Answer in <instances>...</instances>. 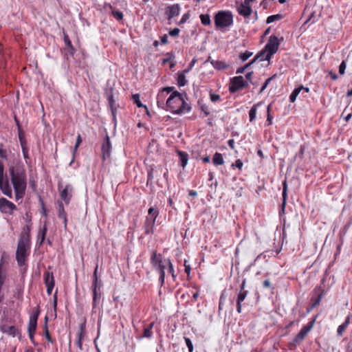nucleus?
Returning a JSON list of instances; mask_svg holds the SVG:
<instances>
[{
	"mask_svg": "<svg viewBox=\"0 0 352 352\" xmlns=\"http://www.w3.org/2000/svg\"><path fill=\"white\" fill-rule=\"evenodd\" d=\"M9 174L13 186L16 200L23 198L27 187V175L25 170L21 167L10 166Z\"/></svg>",
	"mask_w": 352,
	"mask_h": 352,
	"instance_id": "nucleus-1",
	"label": "nucleus"
},
{
	"mask_svg": "<svg viewBox=\"0 0 352 352\" xmlns=\"http://www.w3.org/2000/svg\"><path fill=\"white\" fill-rule=\"evenodd\" d=\"M29 245L28 235L21 234L16 252V259L20 267L24 265L25 263L27 249L29 248Z\"/></svg>",
	"mask_w": 352,
	"mask_h": 352,
	"instance_id": "nucleus-2",
	"label": "nucleus"
},
{
	"mask_svg": "<svg viewBox=\"0 0 352 352\" xmlns=\"http://www.w3.org/2000/svg\"><path fill=\"white\" fill-rule=\"evenodd\" d=\"M214 19L217 29H224L233 23V15L230 11H219L215 14Z\"/></svg>",
	"mask_w": 352,
	"mask_h": 352,
	"instance_id": "nucleus-3",
	"label": "nucleus"
},
{
	"mask_svg": "<svg viewBox=\"0 0 352 352\" xmlns=\"http://www.w3.org/2000/svg\"><path fill=\"white\" fill-rule=\"evenodd\" d=\"M315 320L316 318H314L307 324L302 327L293 340L289 343L288 347L290 350H294L305 339L308 333L312 329Z\"/></svg>",
	"mask_w": 352,
	"mask_h": 352,
	"instance_id": "nucleus-4",
	"label": "nucleus"
},
{
	"mask_svg": "<svg viewBox=\"0 0 352 352\" xmlns=\"http://www.w3.org/2000/svg\"><path fill=\"white\" fill-rule=\"evenodd\" d=\"M0 191L3 195L12 198V190L10 184L9 179L8 177L4 176V167L3 163L0 161Z\"/></svg>",
	"mask_w": 352,
	"mask_h": 352,
	"instance_id": "nucleus-5",
	"label": "nucleus"
},
{
	"mask_svg": "<svg viewBox=\"0 0 352 352\" xmlns=\"http://www.w3.org/2000/svg\"><path fill=\"white\" fill-rule=\"evenodd\" d=\"M280 45V41L276 35H272L270 36L269 40L266 45L265 46V51L267 52V57L272 58V56L276 53Z\"/></svg>",
	"mask_w": 352,
	"mask_h": 352,
	"instance_id": "nucleus-6",
	"label": "nucleus"
},
{
	"mask_svg": "<svg viewBox=\"0 0 352 352\" xmlns=\"http://www.w3.org/2000/svg\"><path fill=\"white\" fill-rule=\"evenodd\" d=\"M62 188L63 186L58 185L60 198L64 201L65 204L68 205L73 195L74 188L70 184H67L63 189H61Z\"/></svg>",
	"mask_w": 352,
	"mask_h": 352,
	"instance_id": "nucleus-7",
	"label": "nucleus"
},
{
	"mask_svg": "<svg viewBox=\"0 0 352 352\" xmlns=\"http://www.w3.org/2000/svg\"><path fill=\"white\" fill-rule=\"evenodd\" d=\"M174 87H166L162 89L157 94V104L158 107H164V102L167 99V96L169 94H171L173 91H175Z\"/></svg>",
	"mask_w": 352,
	"mask_h": 352,
	"instance_id": "nucleus-8",
	"label": "nucleus"
},
{
	"mask_svg": "<svg viewBox=\"0 0 352 352\" xmlns=\"http://www.w3.org/2000/svg\"><path fill=\"white\" fill-rule=\"evenodd\" d=\"M151 263L156 270L160 271V278L164 281V266L162 264V261L160 254H157L155 252H153L151 256Z\"/></svg>",
	"mask_w": 352,
	"mask_h": 352,
	"instance_id": "nucleus-9",
	"label": "nucleus"
},
{
	"mask_svg": "<svg viewBox=\"0 0 352 352\" xmlns=\"http://www.w3.org/2000/svg\"><path fill=\"white\" fill-rule=\"evenodd\" d=\"M176 91H173L170 96L164 102V107H161L162 109L166 110V111H170L173 114H176Z\"/></svg>",
	"mask_w": 352,
	"mask_h": 352,
	"instance_id": "nucleus-10",
	"label": "nucleus"
},
{
	"mask_svg": "<svg viewBox=\"0 0 352 352\" xmlns=\"http://www.w3.org/2000/svg\"><path fill=\"white\" fill-rule=\"evenodd\" d=\"M16 210V206L12 202L4 197L0 198V210L1 212L11 214Z\"/></svg>",
	"mask_w": 352,
	"mask_h": 352,
	"instance_id": "nucleus-11",
	"label": "nucleus"
},
{
	"mask_svg": "<svg viewBox=\"0 0 352 352\" xmlns=\"http://www.w3.org/2000/svg\"><path fill=\"white\" fill-rule=\"evenodd\" d=\"M177 100L182 102L181 106L177 109V114L185 113L191 109V106L185 99L187 100L186 94H181L177 91Z\"/></svg>",
	"mask_w": 352,
	"mask_h": 352,
	"instance_id": "nucleus-12",
	"label": "nucleus"
},
{
	"mask_svg": "<svg viewBox=\"0 0 352 352\" xmlns=\"http://www.w3.org/2000/svg\"><path fill=\"white\" fill-rule=\"evenodd\" d=\"M242 76H237L230 79V84L228 90L231 94L236 93V91L242 89Z\"/></svg>",
	"mask_w": 352,
	"mask_h": 352,
	"instance_id": "nucleus-13",
	"label": "nucleus"
},
{
	"mask_svg": "<svg viewBox=\"0 0 352 352\" xmlns=\"http://www.w3.org/2000/svg\"><path fill=\"white\" fill-rule=\"evenodd\" d=\"M251 1L247 3L246 0H244L243 3H241L237 8V12L239 14L245 18L248 17L252 12V8L250 5Z\"/></svg>",
	"mask_w": 352,
	"mask_h": 352,
	"instance_id": "nucleus-14",
	"label": "nucleus"
},
{
	"mask_svg": "<svg viewBox=\"0 0 352 352\" xmlns=\"http://www.w3.org/2000/svg\"><path fill=\"white\" fill-rule=\"evenodd\" d=\"M195 60H193L188 65V68L184 69L182 73L177 74V86L183 87L186 84L185 74L188 73L192 67Z\"/></svg>",
	"mask_w": 352,
	"mask_h": 352,
	"instance_id": "nucleus-15",
	"label": "nucleus"
},
{
	"mask_svg": "<svg viewBox=\"0 0 352 352\" xmlns=\"http://www.w3.org/2000/svg\"><path fill=\"white\" fill-rule=\"evenodd\" d=\"M111 149V144L110 139L108 135L106 136L104 142L102 146V157L104 160H106L110 156Z\"/></svg>",
	"mask_w": 352,
	"mask_h": 352,
	"instance_id": "nucleus-16",
	"label": "nucleus"
},
{
	"mask_svg": "<svg viewBox=\"0 0 352 352\" xmlns=\"http://www.w3.org/2000/svg\"><path fill=\"white\" fill-rule=\"evenodd\" d=\"M283 202L281 204V210L279 212L280 214L285 212V208L286 206V201L287 197V180L285 179L283 182Z\"/></svg>",
	"mask_w": 352,
	"mask_h": 352,
	"instance_id": "nucleus-17",
	"label": "nucleus"
},
{
	"mask_svg": "<svg viewBox=\"0 0 352 352\" xmlns=\"http://www.w3.org/2000/svg\"><path fill=\"white\" fill-rule=\"evenodd\" d=\"M248 294V291H239L237 298H236V311L239 314L241 312V302L245 300L247 295Z\"/></svg>",
	"mask_w": 352,
	"mask_h": 352,
	"instance_id": "nucleus-18",
	"label": "nucleus"
},
{
	"mask_svg": "<svg viewBox=\"0 0 352 352\" xmlns=\"http://www.w3.org/2000/svg\"><path fill=\"white\" fill-rule=\"evenodd\" d=\"M63 39H64V42L65 44V47H66L65 49H66L67 52H68V54L69 55L74 56L76 50L72 44V42H71L68 35L65 32H63Z\"/></svg>",
	"mask_w": 352,
	"mask_h": 352,
	"instance_id": "nucleus-19",
	"label": "nucleus"
},
{
	"mask_svg": "<svg viewBox=\"0 0 352 352\" xmlns=\"http://www.w3.org/2000/svg\"><path fill=\"white\" fill-rule=\"evenodd\" d=\"M58 217L63 220L65 227L67 226V213L64 209L63 204L61 201L58 203Z\"/></svg>",
	"mask_w": 352,
	"mask_h": 352,
	"instance_id": "nucleus-20",
	"label": "nucleus"
},
{
	"mask_svg": "<svg viewBox=\"0 0 352 352\" xmlns=\"http://www.w3.org/2000/svg\"><path fill=\"white\" fill-rule=\"evenodd\" d=\"M155 221L153 219H146L144 230L145 234H152L153 233V227Z\"/></svg>",
	"mask_w": 352,
	"mask_h": 352,
	"instance_id": "nucleus-21",
	"label": "nucleus"
},
{
	"mask_svg": "<svg viewBox=\"0 0 352 352\" xmlns=\"http://www.w3.org/2000/svg\"><path fill=\"white\" fill-rule=\"evenodd\" d=\"M211 64L217 70L226 69L230 67V64H227L226 63L221 60H211Z\"/></svg>",
	"mask_w": 352,
	"mask_h": 352,
	"instance_id": "nucleus-22",
	"label": "nucleus"
},
{
	"mask_svg": "<svg viewBox=\"0 0 352 352\" xmlns=\"http://www.w3.org/2000/svg\"><path fill=\"white\" fill-rule=\"evenodd\" d=\"M351 315H348L345 319V321L340 324L337 330L338 336H342L343 335L344 331L347 328L349 324L350 323Z\"/></svg>",
	"mask_w": 352,
	"mask_h": 352,
	"instance_id": "nucleus-23",
	"label": "nucleus"
},
{
	"mask_svg": "<svg viewBox=\"0 0 352 352\" xmlns=\"http://www.w3.org/2000/svg\"><path fill=\"white\" fill-rule=\"evenodd\" d=\"M1 331L12 337H14L17 334V329L14 326L3 325L1 327Z\"/></svg>",
	"mask_w": 352,
	"mask_h": 352,
	"instance_id": "nucleus-24",
	"label": "nucleus"
},
{
	"mask_svg": "<svg viewBox=\"0 0 352 352\" xmlns=\"http://www.w3.org/2000/svg\"><path fill=\"white\" fill-rule=\"evenodd\" d=\"M44 283L46 285H54V278L53 276V273L49 271H47L43 274Z\"/></svg>",
	"mask_w": 352,
	"mask_h": 352,
	"instance_id": "nucleus-25",
	"label": "nucleus"
},
{
	"mask_svg": "<svg viewBox=\"0 0 352 352\" xmlns=\"http://www.w3.org/2000/svg\"><path fill=\"white\" fill-rule=\"evenodd\" d=\"M323 293H324V290H322L321 293L320 294L318 295V296L314 299V298L312 297L311 298V301H313V303L311 305V306L307 308V312H309L311 310H312L313 309H314L316 307H317L320 302L321 301V299L322 298V296H323Z\"/></svg>",
	"mask_w": 352,
	"mask_h": 352,
	"instance_id": "nucleus-26",
	"label": "nucleus"
},
{
	"mask_svg": "<svg viewBox=\"0 0 352 352\" xmlns=\"http://www.w3.org/2000/svg\"><path fill=\"white\" fill-rule=\"evenodd\" d=\"M254 59L255 61L259 60V61H263V60H270L271 58L267 57V52L265 51V49L261 51L259 53H258L254 57Z\"/></svg>",
	"mask_w": 352,
	"mask_h": 352,
	"instance_id": "nucleus-27",
	"label": "nucleus"
},
{
	"mask_svg": "<svg viewBox=\"0 0 352 352\" xmlns=\"http://www.w3.org/2000/svg\"><path fill=\"white\" fill-rule=\"evenodd\" d=\"M177 155L179 157L181 166L185 167L188 163V155L184 151L177 150Z\"/></svg>",
	"mask_w": 352,
	"mask_h": 352,
	"instance_id": "nucleus-28",
	"label": "nucleus"
},
{
	"mask_svg": "<svg viewBox=\"0 0 352 352\" xmlns=\"http://www.w3.org/2000/svg\"><path fill=\"white\" fill-rule=\"evenodd\" d=\"M93 292V308H95L96 307V305L98 303L99 300L101 297V292L100 289H92Z\"/></svg>",
	"mask_w": 352,
	"mask_h": 352,
	"instance_id": "nucleus-29",
	"label": "nucleus"
},
{
	"mask_svg": "<svg viewBox=\"0 0 352 352\" xmlns=\"http://www.w3.org/2000/svg\"><path fill=\"white\" fill-rule=\"evenodd\" d=\"M302 89H304V86L300 85V86L295 88L293 90V91L292 92V94L289 96V101L291 102H294L296 100L297 96H298L300 92L302 90Z\"/></svg>",
	"mask_w": 352,
	"mask_h": 352,
	"instance_id": "nucleus-30",
	"label": "nucleus"
},
{
	"mask_svg": "<svg viewBox=\"0 0 352 352\" xmlns=\"http://www.w3.org/2000/svg\"><path fill=\"white\" fill-rule=\"evenodd\" d=\"M261 104V102H258L255 104H254L250 111H249V117H250V122H252L254 120H255V118H256V111H257V107Z\"/></svg>",
	"mask_w": 352,
	"mask_h": 352,
	"instance_id": "nucleus-31",
	"label": "nucleus"
},
{
	"mask_svg": "<svg viewBox=\"0 0 352 352\" xmlns=\"http://www.w3.org/2000/svg\"><path fill=\"white\" fill-rule=\"evenodd\" d=\"M212 162L217 166L223 165L224 160L222 155L218 152L215 153L212 158Z\"/></svg>",
	"mask_w": 352,
	"mask_h": 352,
	"instance_id": "nucleus-32",
	"label": "nucleus"
},
{
	"mask_svg": "<svg viewBox=\"0 0 352 352\" xmlns=\"http://www.w3.org/2000/svg\"><path fill=\"white\" fill-rule=\"evenodd\" d=\"M159 214V211L157 208L151 207L148 209V216L146 219H153L155 221V219Z\"/></svg>",
	"mask_w": 352,
	"mask_h": 352,
	"instance_id": "nucleus-33",
	"label": "nucleus"
},
{
	"mask_svg": "<svg viewBox=\"0 0 352 352\" xmlns=\"http://www.w3.org/2000/svg\"><path fill=\"white\" fill-rule=\"evenodd\" d=\"M153 327V322H151V323L148 324L146 327H145L144 329L142 337L147 338H151L152 335H153V332H152Z\"/></svg>",
	"mask_w": 352,
	"mask_h": 352,
	"instance_id": "nucleus-34",
	"label": "nucleus"
},
{
	"mask_svg": "<svg viewBox=\"0 0 352 352\" xmlns=\"http://www.w3.org/2000/svg\"><path fill=\"white\" fill-rule=\"evenodd\" d=\"M166 14L168 19L170 20L176 15V6L173 5L166 8Z\"/></svg>",
	"mask_w": 352,
	"mask_h": 352,
	"instance_id": "nucleus-35",
	"label": "nucleus"
},
{
	"mask_svg": "<svg viewBox=\"0 0 352 352\" xmlns=\"http://www.w3.org/2000/svg\"><path fill=\"white\" fill-rule=\"evenodd\" d=\"M37 327V320L30 318L28 323V332L35 333Z\"/></svg>",
	"mask_w": 352,
	"mask_h": 352,
	"instance_id": "nucleus-36",
	"label": "nucleus"
},
{
	"mask_svg": "<svg viewBox=\"0 0 352 352\" xmlns=\"http://www.w3.org/2000/svg\"><path fill=\"white\" fill-rule=\"evenodd\" d=\"M284 16L281 14H276L274 15L269 16L267 18L266 23H271L275 21H279L283 19Z\"/></svg>",
	"mask_w": 352,
	"mask_h": 352,
	"instance_id": "nucleus-37",
	"label": "nucleus"
},
{
	"mask_svg": "<svg viewBox=\"0 0 352 352\" xmlns=\"http://www.w3.org/2000/svg\"><path fill=\"white\" fill-rule=\"evenodd\" d=\"M107 98H108V101H109V106L111 109V111H112V113L113 114L114 113V109H115V100L113 99V93H112V89H111L110 92L108 93V96H107Z\"/></svg>",
	"mask_w": 352,
	"mask_h": 352,
	"instance_id": "nucleus-38",
	"label": "nucleus"
},
{
	"mask_svg": "<svg viewBox=\"0 0 352 352\" xmlns=\"http://www.w3.org/2000/svg\"><path fill=\"white\" fill-rule=\"evenodd\" d=\"M132 98H133V100L134 103L136 104V105L138 107H144L145 109L147 110L146 106L144 105L141 102V101L140 100V95L138 94H135L132 95Z\"/></svg>",
	"mask_w": 352,
	"mask_h": 352,
	"instance_id": "nucleus-39",
	"label": "nucleus"
},
{
	"mask_svg": "<svg viewBox=\"0 0 352 352\" xmlns=\"http://www.w3.org/2000/svg\"><path fill=\"white\" fill-rule=\"evenodd\" d=\"M198 105H199L200 109L201 110V111H203L204 113L206 116H207L210 114L208 107L206 104L203 103L202 100H198Z\"/></svg>",
	"mask_w": 352,
	"mask_h": 352,
	"instance_id": "nucleus-40",
	"label": "nucleus"
},
{
	"mask_svg": "<svg viewBox=\"0 0 352 352\" xmlns=\"http://www.w3.org/2000/svg\"><path fill=\"white\" fill-rule=\"evenodd\" d=\"M200 19L202 24L205 25H210L211 23V20L209 14H201L200 15Z\"/></svg>",
	"mask_w": 352,
	"mask_h": 352,
	"instance_id": "nucleus-41",
	"label": "nucleus"
},
{
	"mask_svg": "<svg viewBox=\"0 0 352 352\" xmlns=\"http://www.w3.org/2000/svg\"><path fill=\"white\" fill-rule=\"evenodd\" d=\"M82 142V139H81V136H80V134H78V136H77V138H76V144L74 146V151H73V159L70 163V164L74 162V155H75V153L78 148V146H80V144H81Z\"/></svg>",
	"mask_w": 352,
	"mask_h": 352,
	"instance_id": "nucleus-42",
	"label": "nucleus"
},
{
	"mask_svg": "<svg viewBox=\"0 0 352 352\" xmlns=\"http://www.w3.org/2000/svg\"><path fill=\"white\" fill-rule=\"evenodd\" d=\"M47 317L45 316V327H44V331H45V338L47 340L48 342H53V340L50 336V332L48 331V329H47Z\"/></svg>",
	"mask_w": 352,
	"mask_h": 352,
	"instance_id": "nucleus-43",
	"label": "nucleus"
},
{
	"mask_svg": "<svg viewBox=\"0 0 352 352\" xmlns=\"http://www.w3.org/2000/svg\"><path fill=\"white\" fill-rule=\"evenodd\" d=\"M276 74H274L273 76H272L271 77L268 78L267 79L265 80L264 84L263 85V86L261 87L260 91H259V94H261L263 92V91L266 89V87H267L268 84L273 80L276 77Z\"/></svg>",
	"mask_w": 352,
	"mask_h": 352,
	"instance_id": "nucleus-44",
	"label": "nucleus"
},
{
	"mask_svg": "<svg viewBox=\"0 0 352 352\" xmlns=\"http://www.w3.org/2000/svg\"><path fill=\"white\" fill-rule=\"evenodd\" d=\"M252 52L245 51V52H242L239 54V58L243 62H244L246 61L250 56H252Z\"/></svg>",
	"mask_w": 352,
	"mask_h": 352,
	"instance_id": "nucleus-45",
	"label": "nucleus"
},
{
	"mask_svg": "<svg viewBox=\"0 0 352 352\" xmlns=\"http://www.w3.org/2000/svg\"><path fill=\"white\" fill-rule=\"evenodd\" d=\"M101 285V281L98 280V277H96V278L94 279L92 283V289H100Z\"/></svg>",
	"mask_w": 352,
	"mask_h": 352,
	"instance_id": "nucleus-46",
	"label": "nucleus"
},
{
	"mask_svg": "<svg viewBox=\"0 0 352 352\" xmlns=\"http://www.w3.org/2000/svg\"><path fill=\"white\" fill-rule=\"evenodd\" d=\"M112 14L118 21H120L123 19V14L119 10H113Z\"/></svg>",
	"mask_w": 352,
	"mask_h": 352,
	"instance_id": "nucleus-47",
	"label": "nucleus"
},
{
	"mask_svg": "<svg viewBox=\"0 0 352 352\" xmlns=\"http://www.w3.org/2000/svg\"><path fill=\"white\" fill-rule=\"evenodd\" d=\"M271 104H269L267 108V125H270L272 123V116L270 114Z\"/></svg>",
	"mask_w": 352,
	"mask_h": 352,
	"instance_id": "nucleus-48",
	"label": "nucleus"
},
{
	"mask_svg": "<svg viewBox=\"0 0 352 352\" xmlns=\"http://www.w3.org/2000/svg\"><path fill=\"white\" fill-rule=\"evenodd\" d=\"M263 286L264 288H267V289H270L271 290H274V287L272 285L271 282L270 281L269 279H265L263 280Z\"/></svg>",
	"mask_w": 352,
	"mask_h": 352,
	"instance_id": "nucleus-49",
	"label": "nucleus"
},
{
	"mask_svg": "<svg viewBox=\"0 0 352 352\" xmlns=\"http://www.w3.org/2000/svg\"><path fill=\"white\" fill-rule=\"evenodd\" d=\"M210 98L212 102H215L221 100V97L219 94H216L212 92L210 93Z\"/></svg>",
	"mask_w": 352,
	"mask_h": 352,
	"instance_id": "nucleus-50",
	"label": "nucleus"
},
{
	"mask_svg": "<svg viewBox=\"0 0 352 352\" xmlns=\"http://www.w3.org/2000/svg\"><path fill=\"white\" fill-rule=\"evenodd\" d=\"M46 232H47V228L45 226L43 228V229L42 230V231L38 234V236L41 238L40 244H42L43 243L45 238Z\"/></svg>",
	"mask_w": 352,
	"mask_h": 352,
	"instance_id": "nucleus-51",
	"label": "nucleus"
},
{
	"mask_svg": "<svg viewBox=\"0 0 352 352\" xmlns=\"http://www.w3.org/2000/svg\"><path fill=\"white\" fill-rule=\"evenodd\" d=\"M184 339H185L186 344L188 348L189 352H192L194 349H193V344H192L190 339L188 338H186V337L184 338Z\"/></svg>",
	"mask_w": 352,
	"mask_h": 352,
	"instance_id": "nucleus-52",
	"label": "nucleus"
},
{
	"mask_svg": "<svg viewBox=\"0 0 352 352\" xmlns=\"http://www.w3.org/2000/svg\"><path fill=\"white\" fill-rule=\"evenodd\" d=\"M345 69H346V61L345 60H342V62L341 63V64L339 66V73H340V75L344 74Z\"/></svg>",
	"mask_w": 352,
	"mask_h": 352,
	"instance_id": "nucleus-53",
	"label": "nucleus"
},
{
	"mask_svg": "<svg viewBox=\"0 0 352 352\" xmlns=\"http://www.w3.org/2000/svg\"><path fill=\"white\" fill-rule=\"evenodd\" d=\"M0 157L2 159H7V152L3 148L2 144H0Z\"/></svg>",
	"mask_w": 352,
	"mask_h": 352,
	"instance_id": "nucleus-54",
	"label": "nucleus"
},
{
	"mask_svg": "<svg viewBox=\"0 0 352 352\" xmlns=\"http://www.w3.org/2000/svg\"><path fill=\"white\" fill-rule=\"evenodd\" d=\"M189 16H190V14L188 12L185 13L177 24L181 25L182 23H184L189 19Z\"/></svg>",
	"mask_w": 352,
	"mask_h": 352,
	"instance_id": "nucleus-55",
	"label": "nucleus"
},
{
	"mask_svg": "<svg viewBox=\"0 0 352 352\" xmlns=\"http://www.w3.org/2000/svg\"><path fill=\"white\" fill-rule=\"evenodd\" d=\"M243 162L241 160H236L235 163L234 164H232V167H236L238 168L239 169H241L243 166Z\"/></svg>",
	"mask_w": 352,
	"mask_h": 352,
	"instance_id": "nucleus-56",
	"label": "nucleus"
},
{
	"mask_svg": "<svg viewBox=\"0 0 352 352\" xmlns=\"http://www.w3.org/2000/svg\"><path fill=\"white\" fill-rule=\"evenodd\" d=\"M39 314H40L39 308L37 307L36 310L34 311L33 314L32 316H30V318H32V319H34L36 320H38V318Z\"/></svg>",
	"mask_w": 352,
	"mask_h": 352,
	"instance_id": "nucleus-57",
	"label": "nucleus"
},
{
	"mask_svg": "<svg viewBox=\"0 0 352 352\" xmlns=\"http://www.w3.org/2000/svg\"><path fill=\"white\" fill-rule=\"evenodd\" d=\"M30 226H26L25 227L23 228V232L21 233V234H27V235H28V242L29 243H30Z\"/></svg>",
	"mask_w": 352,
	"mask_h": 352,
	"instance_id": "nucleus-58",
	"label": "nucleus"
},
{
	"mask_svg": "<svg viewBox=\"0 0 352 352\" xmlns=\"http://www.w3.org/2000/svg\"><path fill=\"white\" fill-rule=\"evenodd\" d=\"M82 333H78V341H77V345L81 349L82 348Z\"/></svg>",
	"mask_w": 352,
	"mask_h": 352,
	"instance_id": "nucleus-59",
	"label": "nucleus"
},
{
	"mask_svg": "<svg viewBox=\"0 0 352 352\" xmlns=\"http://www.w3.org/2000/svg\"><path fill=\"white\" fill-rule=\"evenodd\" d=\"M252 75H253V72L252 71L250 72H248L245 74L246 80H248V81H249L250 82V80H252Z\"/></svg>",
	"mask_w": 352,
	"mask_h": 352,
	"instance_id": "nucleus-60",
	"label": "nucleus"
},
{
	"mask_svg": "<svg viewBox=\"0 0 352 352\" xmlns=\"http://www.w3.org/2000/svg\"><path fill=\"white\" fill-rule=\"evenodd\" d=\"M249 83H250L249 81L245 80L243 78H242V84H241L242 89L247 88L249 86Z\"/></svg>",
	"mask_w": 352,
	"mask_h": 352,
	"instance_id": "nucleus-61",
	"label": "nucleus"
},
{
	"mask_svg": "<svg viewBox=\"0 0 352 352\" xmlns=\"http://www.w3.org/2000/svg\"><path fill=\"white\" fill-rule=\"evenodd\" d=\"M245 284H246V279L243 278L242 280V283L240 285V291H247L246 289H245Z\"/></svg>",
	"mask_w": 352,
	"mask_h": 352,
	"instance_id": "nucleus-62",
	"label": "nucleus"
},
{
	"mask_svg": "<svg viewBox=\"0 0 352 352\" xmlns=\"http://www.w3.org/2000/svg\"><path fill=\"white\" fill-rule=\"evenodd\" d=\"M47 287V293L50 295L52 294V289L54 287V285H46Z\"/></svg>",
	"mask_w": 352,
	"mask_h": 352,
	"instance_id": "nucleus-63",
	"label": "nucleus"
},
{
	"mask_svg": "<svg viewBox=\"0 0 352 352\" xmlns=\"http://www.w3.org/2000/svg\"><path fill=\"white\" fill-rule=\"evenodd\" d=\"M329 74L333 80H337L338 78V75L336 73L333 72L332 71H329Z\"/></svg>",
	"mask_w": 352,
	"mask_h": 352,
	"instance_id": "nucleus-64",
	"label": "nucleus"
}]
</instances>
